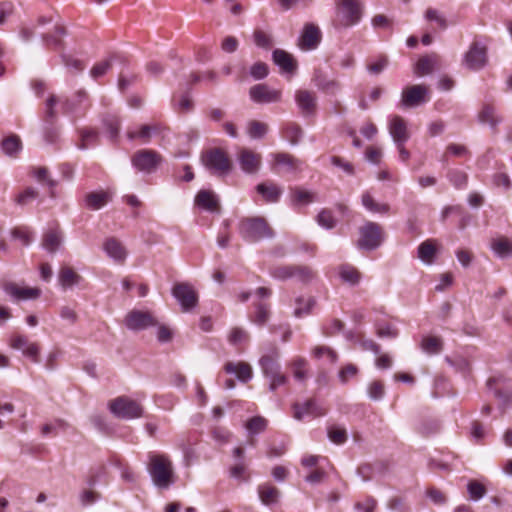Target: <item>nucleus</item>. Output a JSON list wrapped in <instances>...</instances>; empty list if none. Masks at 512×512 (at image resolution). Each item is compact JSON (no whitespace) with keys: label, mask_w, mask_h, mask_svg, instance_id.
<instances>
[{"label":"nucleus","mask_w":512,"mask_h":512,"mask_svg":"<svg viewBox=\"0 0 512 512\" xmlns=\"http://www.w3.org/2000/svg\"><path fill=\"white\" fill-rule=\"evenodd\" d=\"M147 470L159 489H168L175 482L173 464L166 454L149 452Z\"/></svg>","instance_id":"1"},{"label":"nucleus","mask_w":512,"mask_h":512,"mask_svg":"<svg viewBox=\"0 0 512 512\" xmlns=\"http://www.w3.org/2000/svg\"><path fill=\"white\" fill-rule=\"evenodd\" d=\"M240 236L249 243H255L265 238H272L274 231L263 217H247L238 224Z\"/></svg>","instance_id":"2"},{"label":"nucleus","mask_w":512,"mask_h":512,"mask_svg":"<svg viewBox=\"0 0 512 512\" xmlns=\"http://www.w3.org/2000/svg\"><path fill=\"white\" fill-rule=\"evenodd\" d=\"M362 17L360 3L357 0H338L336 2L333 25L336 28H348L356 25Z\"/></svg>","instance_id":"3"},{"label":"nucleus","mask_w":512,"mask_h":512,"mask_svg":"<svg viewBox=\"0 0 512 512\" xmlns=\"http://www.w3.org/2000/svg\"><path fill=\"white\" fill-rule=\"evenodd\" d=\"M272 277L279 280L295 279L301 283H309L316 277V272L306 265H279L270 271Z\"/></svg>","instance_id":"4"},{"label":"nucleus","mask_w":512,"mask_h":512,"mask_svg":"<svg viewBox=\"0 0 512 512\" xmlns=\"http://www.w3.org/2000/svg\"><path fill=\"white\" fill-rule=\"evenodd\" d=\"M204 165L217 175H226L232 169V161L222 148H211L202 155Z\"/></svg>","instance_id":"5"},{"label":"nucleus","mask_w":512,"mask_h":512,"mask_svg":"<svg viewBox=\"0 0 512 512\" xmlns=\"http://www.w3.org/2000/svg\"><path fill=\"white\" fill-rule=\"evenodd\" d=\"M109 409L112 414L122 419L139 418L143 414L142 405L127 396H119L111 400Z\"/></svg>","instance_id":"6"},{"label":"nucleus","mask_w":512,"mask_h":512,"mask_svg":"<svg viewBox=\"0 0 512 512\" xmlns=\"http://www.w3.org/2000/svg\"><path fill=\"white\" fill-rule=\"evenodd\" d=\"M163 158L160 153L152 149H141L132 156V164L139 171L153 173L161 164Z\"/></svg>","instance_id":"7"},{"label":"nucleus","mask_w":512,"mask_h":512,"mask_svg":"<svg viewBox=\"0 0 512 512\" xmlns=\"http://www.w3.org/2000/svg\"><path fill=\"white\" fill-rule=\"evenodd\" d=\"M359 234L358 246L368 250L377 248L384 236L381 225L375 222H367L360 228Z\"/></svg>","instance_id":"8"},{"label":"nucleus","mask_w":512,"mask_h":512,"mask_svg":"<svg viewBox=\"0 0 512 512\" xmlns=\"http://www.w3.org/2000/svg\"><path fill=\"white\" fill-rule=\"evenodd\" d=\"M488 62L487 48L479 41H473L464 54L463 64L466 68L473 71L483 69Z\"/></svg>","instance_id":"9"},{"label":"nucleus","mask_w":512,"mask_h":512,"mask_svg":"<svg viewBox=\"0 0 512 512\" xmlns=\"http://www.w3.org/2000/svg\"><path fill=\"white\" fill-rule=\"evenodd\" d=\"M9 346L15 350H21L23 355L33 362L40 361V346L37 342H31L26 335L12 333L9 339Z\"/></svg>","instance_id":"10"},{"label":"nucleus","mask_w":512,"mask_h":512,"mask_svg":"<svg viewBox=\"0 0 512 512\" xmlns=\"http://www.w3.org/2000/svg\"><path fill=\"white\" fill-rule=\"evenodd\" d=\"M487 387L493 391L494 396L500 401V406L505 409L512 403V386L508 385V379L503 375L490 377Z\"/></svg>","instance_id":"11"},{"label":"nucleus","mask_w":512,"mask_h":512,"mask_svg":"<svg viewBox=\"0 0 512 512\" xmlns=\"http://www.w3.org/2000/svg\"><path fill=\"white\" fill-rule=\"evenodd\" d=\"M237 161L246 174H256L262 165V155L250 148L241 147L237 151Z\"/></svg>","instance_id":"12"},{"label":"nucleus","mask_w":512,"mask_h":512,"mask_svg":"<svg viewBox=\"0 0 512 512\" xmlns=\"http://www.w3.org/2000/svg\"><path fill=\"white\" fill-rule=\"evenodd\" d=\"M173 296L180 302L184 311L195 307L198 295L194 287L188 283H177L172 289Z\"/></svg>","instance_id":"13"},{"label":"nucleus","mask_w":512,"mask_h":512,"mask_svg":"<svg viewBox=\"0 0 512 512\" xmlns=\"http://www.w3.org/2000/svg\"><path fill=\"white\" fill-rule=\"evenodd\" d=\"M293 417L296 420L302 421L306 417H320L327 413V409L319 405L315 399L311 398L305 401L303 404L295 403L293 405Z\"/></svg>","instance_id":"14"},{"label":"nucleus","mask_w":512,"mask_h":512,"mask_svg":"<svg viewBox=\"0 0 512 512\" xmlns=\"http://www.w3.org/2000/svg\"><path fill=\"white\" fill-rule=\"evenodd\" d=\"M321 31L314 24L308 23L304 26L298 40V46L303 51L314 50L321 42Z\"/></svg>","instance_id":"15"},{"label":"nucleus","mask_w":512,"mask_h":512,"mask_svg":"<svg viewBox=\"0 0 512 512\" xmlns=\"http://www.w3.org/2000/svg\"><path fill=\"white\" fill-rule=\"evenodd\" d=\"M125 324L131 330H142L155 326L157 321L149 312L133 310L126 315Z\"/></svg>","instance_id":"16"},{"label":"nucleus","mask_w":512,"mask_h":512,"mask_svg":"<svg viewBox=\"0 0 512 512\" xmlns=\"http://www.w3.org/2000/svg\"><path fill=\"white\" fill-rule=\"evenodd\" d=\"M273 62L280 68L282 74L292 76L296 73L298 64L292 54L282 49H275L272 53Z\"/></svg>","instance_id":"17"},{"label":"nucleus","mask_w":512,"mask_h":512,"mask_svg":"<svg viewBox=\"0 0 512 512\" xmlns=\"http://www.w3.org/2000/svg\"><path fill=\"white\" fill-rule=\"evenodd\" d=\"M4 291L17 300L37 299L41 295L37 287L20 286L14 282L5 283Z\"/></svg>","instance_id":"18"},{"label":"nucleus","mask_w":512,"mask_h":512,"mask_svg":"<svg viewBox=\"0 0 512 512\" xmlns=\"http://www.w3.org/2000/svg\"><path fill=\"white\" fill-rule=\"evenodd\" d=\"M107 255L115 262L123 264L127 257V251L124 245L115 237L107 238L103 244Z\"/></svg>","instance_id":"19"},{"label":"nucleus","mask_w":512,"mask_h":512,"mask_svg":"<svg viewBox=\"0 0 512 512\" xmlns=\"http://www.w3.org/2000/svg\"><path fill=\"white\" fill-rule=\"evenodd\" d=\"M120 59L121 56L113 53L110 54L107 58L96 62L89 71L90 77L95 81H99L112 69L113 63Z\"/></svg>","instance_id":"20"},{"label":"nucleus","mask_w":512,"mask_h":512,"mask_svg":"<svg viewBox=\"0 0 512 512\" xmlns=\"http://www.w3.org/2000/svg\"><path fill=\"white\" fill-rule=\"evenodd\" d=\"M389 132L395 143L406 142L410 137L405 120L398 115L391 117L389 123Z\"/></svg>","instance_id":"21"},{"label":"nucleus","mask_w":512,"mask_h":512,"mask_svg":"<svg viewBox=\"0 0 512 512\" xmlns=\"http://www.w3.org/2000/svg\"><path fill=\"white\" fill-rule=\"evenodd\" d=\"M256 191L260 194L265 202L276 203L279 201L283 190L280 186L272 181H265L256 186Z\"/></svg>","instance_id":"22"},{"label":"nucleus","mask_w":512,"mask_h":512,"mask_svg":"<svg viewBox=\"0 0 512 512\" xmlns=\"http://www.w3.org/2000/svg\"><path fill=\"white\" fill-rule=\"evenodd\" d=\"M279 352L276 348L268 354L263 355L259 360L263 375L267 378L268 376L281 371L280 364L278 362Z\"/></svg>","instance_id":"23"},{"label":"nucleus","mask_w":512,"mask_h":512,"mask_svg":"<svg viewBox=\"0 0 512 512\" xmlns=\"http://www.w3.org/2000/svg\"><path fill=\"white\" fill-rule=\"evenodd\" d=\"M224 371L228 374H235L241 382H248L253 376L252 367L247 362H227L224 367Z\"/></svg>","instance_id":"24"},{"label":"nucleus","mask_w":512,"mask_h":512,"mask_svg":"<svg viewBox=\"0 0 512 512\" xmlns=\"http://www.w3.org/2000/svg\"><path fill=\"white\" fill-rule=\"evenodd\" d=\"M195 204L209 212L219 211V200L211 190H200L195 197Z\"/></svg>","instance_id":"25"},{"label":"nucleus","mask_w":512,"mask_h":512,"mask_svg":"<svg viewBox=\"0 0 512 512\" xmlns=\"http://www.w3.org/2000/svg\"><path fill=\"white\" fill-rule=\"evenodd\" d=\"M440 57L436 53H431L419 58L415 64V73L418 75L431 74L434 70L439 69Z\"/></svg>","instance_id":"26"},{"label":"nucleus","mask_w":512,"mask_h":512,"mask_svg":"<svg viewBox=\"0 0 512 512\" xmlns=\"http://www.w3.org/2000/svg\"><path fill=\"white\" fill-rule=\"evenodd\" d=\"M228 342L242 352L250 340L249 333L242 327H233L227 336Z\"/></svg>","instance_id":"27"},{"label":"nucleus","mask_w":512,"mask_h":512,"mask_svg":"<svg viewBox=\"0 0 512 512\" xmlns=\"http://www.w3.org/2000/svg\"><path fill=\"white\" fill-rule=\"evenodd\" d=\"M362 205L371 213L377 214H389L390 213V205L388 203H380L376 201L373 195L369 191H365L362 194Z\"/></svg>","instance_id":"28"},{"label":"nucleus","mask_w":512,"mask_h":512,"mask_svg":"<svg viewBox=\"0 0 512 512\" xmlns=\"http://www.w3.org/2000/svg\"><path fill=\"white\" fill-rule=\"evenodd\" d=\"M62 241V234L58 226L47 230L42 238V246L49 252H55Z\"/></svg>","instance_id":"29"},{"label":"nucleus","mask_w":512,"mask_h":512,"mask_svg":"<svg viewBox=\"0 0 512 512\" xmlns=\"http://www.w3.org/2000/svg\"><path fill=\"white\" fill-rule=\"evenodd\" d=\"M58 280L63 289L77 285L82 277L70 266H62L59 271Z\"/></svg>","instance_id":"30"},{"label":"nucleus","mask_w":512,"mask_h":512,"mask_svg":"<svg viewBox=\"0 0 512 512\" xmlns=\"http://www.w3.org/2000/svg\"><path fill=\"white\" fill-rule=\"evenodd\" d=\"M79 133V142L77 143V147L81 150L88 149L90 147H94L99 143V134L96 130L92 128H82L78 131Z\"/></svg>","instance_id":"31"},{"label":"nucleus","mask_w":512,"mask_h":512,"mask_svg":"<svg viewBox=\"0 0 512 512\" xmlns=\"http://www.w3.org/2000/svg\"><path fill=\"white\" fill-rule=\"evenodd\" d=\"M251 322L263 326L270 318V305L267 302L254 304V310L249 316Z\"/></svg>","instance_id":"32"},{"label":"nucleus","mask_w":512,"mask_h":512,"mask_svg":"<svg viewBox=\"0 0 512 512\" xmlns=\"http://www.w3.org/2000/svg\"><path fill=\"white\" fill-rule=\"evenodd\" d=\"M258 494L261 502L265 505H272L278 502L280 492L270 483L259 485Z\"/></svg>","instance_id":"33"},{"label":"nucleus","mask_w":512,"mask_h":512,"mask_svg":"<svg viewBox=\"0 0 512 512\" xmlns=\"http://www.w3.org/2000/svg\"><path fill=\"white\" fill-rule=\"evenodd\" d=\"M274 162L277 166H283L285 171L294 172L300 169L302 161L288 153H277L274 155Z\"/></svg>","instance_id":"34"},{"label":"nucleus","mask_w":512,"mask_h":512,"mask_svg":"<svg viewBox=\"0 0 512 512\" xmlns=\"http://www.w3.org/2000/svg\"><path fill=\"white\" fill-rule=\"evenodd\" d=\"M1 148L6 155L16 157L22 149L20 137L16 134H11L5 137L1 142Z\"/></svg>","instance_id":"35"},{"label":"nucleus","mask_w":512,"mask_h":512,"mask_svg":"<svg viewBox=\"0 0 512 512\" xmlns=\"http://www.w3.org/2000/svg\"><path fill=\"white\" fill-rule=\"evenodd\" d=\"M437 253L436 240L427 239L418 247V256L425 263H432Z\"/></svg>","instance_id":"36"},{"label":"nucleus","mask_w":512,"mask_h":512,"mask_svg":"<svg viewBox=\"0 0 512 512\" xmlns=\"http://www.w3.org/2000/svg\"><path fill=\"white\" fill-rule=\"evenodd\" d=\"M453 156L456 158L468 159L471 157V152L467 148V146L463 144L450 143L447 145L445 152L442 156V161L447 162L449 158Z\"/></svg>","instance_id":"37"},{"label":"nucleus","mask_w":512,"mask_h":512,"mask_svg":"<svg viewBox=\"0 0 512 512\" xmlns=\"http://www.w3.org/2000/svg\"><path fill=\"white\" fill-rule=\"evenodd\" d=\"M338 274L344 282H347L350 285L358 284L361 279V273L359 270L350 264L340 265L338 268Z\"/></svg>","instance_id":"38"},{"label":"nucleus","mask_w":512,"mask_h":512,"mask_svg":"<svg viewBox=\"0 0 512 512\" xmlns=\"http://www.w3.org/2000/svg\"><path fill=\"white\" fill-rule=\"evenodd\" d=\"M491 248L501 258L512 255V241L504 236L492 240Z\"/></svg>","instance_id":"39"},{"label":"nucleus","mask_w":512,"mask_h":512,"mask_svg":"<svg viewBox=\"0 0 512 512\" xmlns=\"http://www.w3.org/2000/svg\"><path fill=\"white\" fill-rule=\"evenodd\" d=\"M313 81L315 86L318 87L322 93L334 94L339 90V84L335 80L328 79L321 73H316Z\"/></svg>","instance_id":"40"},{"label":"nucleus","mask_w":512,"mask_h":512,"mask_svg":"<svg viewBox=\"0 0 512 512\" xmlns=\"http://www.w3.org/2000/svg\"><path fill=\"white\" fill-rule=\"evenodd\" d=\"M282 137L292 145L298 144L302 137V129L299 125L289 122L283 125L281 129Z\"/></svg>","instance_id":"41"},{"label":"nucleus","mask_w":512,"mask_h":512,"mask_svg":"<svg viewBox=\"0 0 512 512\" xmlns=\"http://www.w3.org/2000/svg\"><path fill=\"white\" fill-rule=\"evenodd\" d=\"M109 201V194L107 192H90L85 197L87 207L93 210H98L105 206Z\"/></svg>","instance_id":"42"},{"label":"nucleus","mask_w":512,"mask_h":512,"mask_svg":"<svg viewBox=\"0 0 512 512\" xmlns=\"http://www.w3.org/2000/svg\"><path fill=\"white\" fill-rule=\"evenodd\" d=\"M451 213H455L460 216L458 227L464 229L470 220V216L460 205L447 206L442 211V220L445 221Z\"/></svg>","instance_id":"43"},{"label":"nucleus","mask_w":512,"mask_h":512,"mask_svg":"<svg viewBox=\"0 0 512 512\" xmlns=\"http://www.w3.org/2000/svg\"><path fill=\"white\" fill-rule=\"evenodd\" d=\"M291 198L292 202L295 204L307 205L314 202L315 194L308 190L296 187L291 190Z\"/></svg>","instance_id":"44"},{"label":"nucleus","mask_w":512,"mask_h":512,"mask_svg":"<svg viewBox=\"0 0 512 512\" xmlns=\"http://www.w3.org/2000/svg\"><path fill=\"white\" fill-rule=\"evenodd\" d=\"M156 130V126L142 125L138 130H129L127 132V137L130 140L141 139L144 143H148L151 138V133Z\"/></svg>","instance_id":"45"},{"label":"nucleus","mask_w":512,"mask_h":512,"mask_svg":"<svg viewBox=\"0 0 512 512\" xmlns=\"http://www.w3.org/2000/svg\"><path fill=\"white\" fill-rule=\"evenodd\" d=\"M268 132V125L258 120H251L247 124V133L252 139L263 138Z\"/></svg>","instance_id":"46"},{"label":"nucleus","mask_w":512,"mask_h":512,"mask_svg":"<svg viewBox=\"0 0 512 512\" xmlns=\"http://www.w3.org/2000/svg\"><path fill=\"white\" fill-rule=\"evenodd\" d=\"M479 120L482 123L489 124L492 128H495L501 119L496 114L493 106L487 105L482 108L479 113Z\"/></svg>","instance_id":"47"},{"label":"nucleus","mask_w":512,"mask_h":512,"mask_svg":"<svg viewBox=\"0 0 512 512\" xmlns=\"http://www.w3.org/2000/svg\"><path fill=\"white\" fill-rule=\"evenodd\" d=\"M421 348L429 354H436L442 349V341L436 336H426L422 339Z\"/></svg>","instance_id":"48"},{"label":"nucleus","mask_w":512,"mask_h":512,"mask_svg":"<svg viewBox=\"0 0 512 512\" xmlns=\"http://www.w3.org/2000/svg\"><path fill=\"white\" fill-rule=\"evenodd\" d=\"M293 376L298 381H304L307 377V361L303 358L294 359L291 364Z\"/></svg>","instance_id":"49"},{"label":"nucleus","mask_w":512,"mask_h":512,"mask_svg":"<svg viewBox=\"0 0 512 512\" xmlns=\"http://www.w3.org/2000/svg\"><path fill=\"white\" fill-rule=\"evenodd\" d=\"M65 34L64 27H56L53 34H44L43 41L47 47L59 48L62 45L61 37Z\"/></svg>","instance_id":"50"},{"label":"nucleus","mask_w":512,"mask_h":512,"mask_svg":"<svg viewBox=\"0 0 512 512\" xmlns=\"http://www.w3.org/2000/svg\"><path fill=\"white\" fill-rule=\"evenodd\" d=\"M312 355L316 359L326 358L329 363H335L337 361V353L328 346H316L312 350Z\"/></svg>","instance_id":"51"},{"label":"nucleus","mask_w":512,"mask_h":512,"mask_svg":"<svg viewBox=\"0 0 512 512\" xmlns=\"http://www.w3.org/2000/svg\"><path fill=\"white\" fill-rule=\"evenodd\" d=\"M30 173L39 183L51 188L55 186V181L50 178L46 167H33Z\"/></svg>","instance_id":"52"},{"label":"nucleus","mask_w":512,"mask_h":512,"mask_svg":"<svg viewBox=\"0 0 512 512\" xmlns=\"http://www.w3.org/2000/svg\"><path fill=\"white\" fill-rule=\"evenodd\" d=\"M172 107L179 114H186L193 110L194 102L191 98H172Z\"/></svg>","instance_id":"53"},{"label":"nucleus","mask_w":512,"mask_h":512,"mask_svg":"<svg viewBox=\"0 0 512 512\" xmlns=\"http://www.w3.org/2000/svg\"><path fill=\"white\" fill-rule=\"evenodd\" d=\"M328 437L333 443L341 445L347 441V431L345 428L333 425L328 428Z\"/></svg>","instance_id":"54"},{"label":"nucleus","mask_w":512,"mask_h":512,"mask_svg":"<svg viewBox=\"0 0 512 512\" xmlns=\"http://www.w3.org/2000/svg\"><path fill=\"white\" fill-rule=\"evenodd\" d=\"M267 424L268 421L265 418L261 416H255L247 421L246 428L251 434H258L266 429Z\"/></svg>","instance_id":"55"},{"label":"nucleus","mask_w":512,"mask_h":512,"mask_svg":"<svg viewBox=\"0 0 512 512\" xmlns=\"http://www.w3.org/2000/svg\"><path fill=\"white\" fill-rule=\"evenodd\" d=\"M425 19L430 22H435L442 30L447 28L446 18L437 9L428 8L425 12Z\"/></svg>","instance_id":"56"},{"label":"nucleus","mask_w":512,"mask_h":512,"mask_svg":"<svg viewBox=\"0 0 512 512\" xmlns=\"http://www.w3.org/2000/svg\"><path fill=\"white\" fill-rule=\"evenodd\" d=\"M317 222L320 226L326 228V229H332L336 225V220L333 216L332 211L328 209H323L318 215H317Z\"/></svg>","instance_id":"57"},{"label":"nucleus","mask_w":512,"mask_h":512,"mask_svg":"<svg viewBox=\"0 0 512 512\" xmlns=\"http://www.w3.org/2000/svg\"><path fill=\"white\" fill-rule=\"evenodd\" d=\"M344 328V323L339 319H331L328 322H326L323 327L322 331L323 334L326 336H333L339 332H341Z\"/></svg>","instance_id":"58"},{"label":"nucleus","mask_w":512,"mask_h":512,"mask_svg":"<svg viewBox=\"0 0 512 512\" xmlns=\"http://www.w3.org/2000/svg\"><path fill=\"white\" fill-rule=\"evenodd\" d=\"M11 234L13 238L20 240L23 245H29L32 241V233L28 227H15Z\"/></svg>","instance_id":"59"},{"label":"nucleus","mask_w":512,"mask_h":512,"mask_svg":"<svg viewBox=\"0 0 512 512\" xmlns=\"http://www.w3.org/2000/svg\"><path fill=\"white\" fill-rule=\"evenodd\" d=\"M62 62L71 71L81 72L85 68V64L82 60L74 58L70 55L62 54Z\"/></svg>","instance_id":"60"},{"label":"nucleus","mask_w":512,"mask_h":512,"mask_svg":"<svg viewBox=\"0 0 512 512\" xmlns=\"http://www.w3.org/2000/svg\"><path fill=\"white\" fill-rule=\"evenodd\" d=\"M357 374V366L349 363L340 369L338 376L341 383L346 384L350 379L356 377Z\"/></svg>","instance_id":"61"},{"label":"nucleus","mask_w":512,"mask_h":512,"mask_svg":"<svg viewBox=\"0 0 512 512\" xmlns=\"http://www.w3.org/2000/svg\"><path fill=\"white\" fill-rule=\"evenodd\" d=\"M253 38L255 44L264 49H269L273 44L271 36L262 30H255Z\"/></svg>","instance_id":"62"},{"label":"nucleus","mask_w":512,"mask_h":512,"mask_svg":"<svg viewBox=\"0 0 512 512\" xmlns=\"http://www.w3.org/2000/svg\"><path fill=\"white\" fill-rule=\"evenodd\" d=\"M468 492L470 494L471 499L479 500L485 495L486 488L482 483L476 480H472L468 483Z\"/></svg>","instance_id":"63"},{"label":"nucleus","mask_w":512,"mask_h":512,"mask_svg":"<svg viewBox=\"0 0 512 512\" xmlns=\"http://www.w3.org/2000/svg\"><path fill=\"white\" fill-rule=\"evenodd\" d=\"M448 176H449L451 183L457 189L466 187L467 182H468V177H467L466 173H464L462 171L454 170V171L449 172Z\"/></svg>","instance_id":"64"}]
</instances>
